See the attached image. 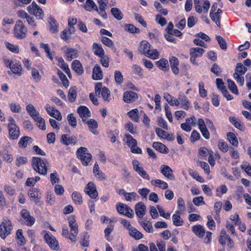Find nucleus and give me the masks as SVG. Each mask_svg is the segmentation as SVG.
Here are the masks:
<instances>
[{
    "label": "nucleus",
    "instance_id": "nucleus-1",
    "mask_svg": "<svg viewBox=\"0 0 251 251\" xmlns=\"http://www.w3.org/2000/svg\"><path fill=\"white\" fill-rule=\"evenodd\" d=\"M48 162L47 159L43 160L38 157H33L32 159V165L33 169L41 175L47 174V165Z\"/></svg>",
    "mask_w": 251,
    "mask_h": 251
},
{
    "label": "nucleus",
    "instance_id": "nucleus-2",
    "mask_svg": "<svg viewBox=\"0 0 251 251\" xmlns=\"http://www.w3.org/2000/svg\"><path fill=\"white\" fill-rule=\"evenodd\" d=\"M8 120L9 121L7 125L9 138L11 140H17L20 135V128L16 124L15 120L12 117L9 116Z\"/></svg>",
    "mask_w": 251,
    "mask_h": 251
},
{
    "label": "nucleus",
    "instance_id": "nucleus-3",
    "mask_svg": "<svg viewBox=\"0 0 251 251\" xmlns=\"http://www.w3.org/2000/svg\"><path fill=\"white\" fill-rule=\"evenodd\" d=\"M42 234L45 242L50 249L53 250H58L59 249V246L58 241L49 231H43Z\"/></svg>",
    "mask_w": 251,
    "mask_h": 251
},
{
    "label": "nucleus",
    "instance_id": "nucleus-4",
    "mask_svg": "<svg viewBox=\"0 0 251 251\" xmlns=\"http://www.w3.org/2000/svg\"><path fill=\"white\" fill-rule=\"evenodd\" d=\"M27 29L21 20L17 21L14 27V35L18 39L25 37Z\"/></svg>",
    "mask_w": 251,
    "mask_h": 251
},
{
    "label": "nucleus",
    "instance_id": "nucleus-5",
    "mask_svg": "<svg viewBox=\"0 0 251 251\" xmlns=\"http://www.w3.org/2000/svg\"><path fill=\"white\" fill-rule=\"evenodd\" d=\"M6 67H8L11 69L12 73L19 76L22 74V68L20 62L15 59L14 60H5L4 61Z\"/></svg>",
    "mask_w": 251,
    "mask_h": 251
},
{
    "label": "nucleus",
    "instance_id": "nucleus-6",
    "mask_svg": "<svg viewBox=\"0 0 251 251\" xmlns=\"http://www.w3.org/2000/svg\"><path fill=\"white\" fill-rule=\"evenodd\" d=\"M87 149L84 147H80L77 151L78 157L81 160L83 165L87 166L92 158V155L87 152Z\"/></svg>",
    "mask_w": 251,
    "mask_h": 251
},
{
    "label": "nucleus",
    "instance_id": "nucleus-7",
    "mask_svg": "<svg viewBox=\"0 0 251 251\" xmlns=\"http://www.w3.org/2000/svg\"><path fill=\"white\" fill-rule=\"evenodd\" d=\"M132 166L133 170L143 179L150 180L151 177L150 176L147 174L146 171L144 170L143 167L142 166L140 162L134 159L132 161Z\"/></svg>",
    "mask_w": 251,
    "mask_h": 251
},
{
    "label": "nucleus",
    "instance_id": "nucleus-8",
    "mask_svg": "<svg viewBox=\"0 0 251 251\" xmlns=\"http://www.w3.org/2000/svg\"><path fill=\"white\" fill-rule=\"evenodd\" d=\"M12 228V226L9 220H5L0 225V236L4 239L10 234Z\"/></svg>",
    "mask_w": 251,
    "mask_h": 251
},
{
    "label": "nucleus",
    "instance_id": "nucleus-9",
    "mask_svg": "<svg viewBox=\"0 0 251 251\" xmlns=\"http://www.w3.org/2000/svg\"><path fill=\"white\" fill-rule=\"evenodd\" d=\"M116 209L120 214L124 215L130 218L134 217V213L132 209L126 204L119 203L117 205Z\"/></svg>",
    "mask_w": 251,
    "mask_h": 251
},
{
    "label": "nucleus",
    "instance_id": "nucleus-10",
    "mask_svg": "<svg viewBox=\"0 0 251 251\" xmlns=\"http://www.w3.org/2000/svg\"><path fill=\"white\" fill-rule=\"evenodd\" d=\"M27 10L30 13L33 14L38 19H42L44 17V12L35 2H32L27 7Z\"/></svg>",
    "mask_w": 251,
    "mask_h": 251
},
{
    "label": "nucleus",
    "instance_id": "nucleus-11",
    "mask_svg": "<svg viewBox=\"0 0 251 251\" xmlns=\"http://www.w3.org/2000/svg\"><path fill=\"white\" fill-rule=\"evenodd\" d=\"M84 192L92 199H96L98 196L96 187L92 182H89L87 184L84 189Z\"/></svg>",
    "mask_w": 251,
    "mask_h": 251
},
{
    "label": "nucleus",
    "instance_id": "nucleus-12",
    "mask_svg": "<svg viewBox=\"0 0 251 251\" xmlns=\"http://www.w3.org/2000/svg\"><path fill=\"white\" fill-rule=\"evenodd\" d=\"M204 50L201 48H192L190 50V61L193 64H196V58L202 56Z\"/></svg>",
    "mask_w": 251,
    "mask_h": 251
},
{
    "label": "nucleus",
    "instance_id": "nucleus-13",
    "mask_svg": "<svg viewBox=\"0 0 251 251\" xmlns=\"http://www.w3.org/2000/svg\"><path fill=\"white\" fill-rule=\"evenodd\" d=\"M45 108L46 109L48 114L51 117L54 118L58 121L62 120V116L60 112L54 107L50 106L49 104H47L45 105Z\"/></svg>",
    "mask_w": 251,
    "mask_h": 251
},
{
    "label": "nucleus",
    "instance_id": "nucleus-14",
    "mask_svg": "<svg viewBox=\"0 0 251 251\" xmlns=\"http://www.w3.org/2000/svg\"><path fill=\"white\" fill-rule=\"evenodd\" d=\"M21 215L25 221L26 225L28 226L33 225L35 222V219L31 216L26 209H23L21 211Z\"/></svg>",
    "mask_w": 251,
    "mask_h": 251
},
{
    "label": "nucleus",
    "instance_id": "nucleus-15",
    "mask_svg": "<svg viewBox=\"0 0 251 251\" xmlns=\"http://www.w3.org/2000/svg\"><path fill=\"white\" fill-rule=\"evenodd\" d=\"M178 97L180 107L187 110H188L190 106V102L187 97L182 93H180Z\"/></svg>",
    "mask_w": 251,
    "mask_h": 251
},
{
    "label": "nucleus",
    "instance_id": "nucleus-16",
    "mask_svg": "<svg viewBox=\"0 0 251 251\" xmlns=\"http://www.w3.org/2000/svg\"><path fill=\"white\" fill-rule=\"evenodd\" d=\"M138 98V95L135 92L127 91L124 93L123 100L126 103H130L135 101Z\"/></svg>",
    "mask_w": 251,
    "mask_h": 251
},
{
    "label": "nucleus",
    "instance_id": "nucleus-17",
    "mask_svg": "<svg viewBox=\"0 0 251 251\" xmlns=\"http://www.w3.org/2000/svg\"><path fill=\"white\" fill-rule=\"evenodd\" d=\"M135 211L137 216L139 218H142L145 215L146 206L144 203L139 202L135 205Z\"/></svg>",
    "mask_w": 251,
    "mask_h": 251
},
{
    "label": "nucleus",
    "instance_id": "nucleus-18",
    "mask_svg": "<svg viewBox=\"0 0 251 251\" xmlns=\"http://www.w3.org/2000/svg\"><path fill=\"white\" fill-rule=\"evenodd\" d=\"M160 172L163 175L167 178L171 180L175 179V176L173 174V170L169 166L165 165H161L160 167Z\"/></svg>",
    "mask_w": 251,
    "mask_h": 251
},
{
    "label": "nucleus",
    "instance_id": "nucleus-19",
    "mask_svg": "<svg viewBox=\"0 0 251 251\" xmlns=\"http://www.w3.org/2000/svg\"><path fill=\"white\" fill-rule=\"evenodd\" d=\"M77 112L83 122H85L86 119L91 116L89 109L85 106H79L77 109Z\"/></svg>",
    "mask_w": 251,
    "mask_h": 251
},
{
    "label": "nucleus",
    "instance_id": "nucleus-20",
    "mask_svg": "<svg viewBox=\"0 0 251 251\" xmlns=\"http://www.w3.org/2000/svg\"><path fill=\"white\" fill-rule=\"evenodd\" d=\"M202 3H203V5H202L203 9L201 7V6L200 4L196 5L195 6V9H196V11L197 12H198L199 13H201L202 12L204 13H207V12L209 10V8L210 7V3L209 1L208 0H203Z\"/></svg>",
    "mask_w": 251,
    "mask_h": 251
},
{
    "label": "nucleus",
    "instance_id": "nucleus-21",
    "mask_svg": "<svg viewBox=\"0 0 251 251\" xmlns=\"http://www.w3.org/2000/svg\"><path fill=\"white\" fill-rule=\"evenodd\" d=\"M66 59L69 61H71L73 59L77 57L78 53L76 50L73 48H67L65 51Z\"/></svg>",
    "mask_w": 251,
    "mask_h": 251
},
{
    "label": "nucleus",
    "instance_id": "nucleus-22",
    "mask_svg": "<svg viewBox=\"0 0 251 251\" xmlns=\"http://www.w3.org/2000/svg\"><path fill=\"white\" fill-rule=\"evenodd\" d=\"M71 228V235L69 237V239L72 242L76 241V236L78 233V225L77 224L69 225Z\"/></svg>",
    "mask_w": 251,
    "mask_h": 251
},
{
    "label": "nucleus",
    "instance_id": "nucleus-23",
    "mask_svg": "<svg viewBox=\"0 0 251 251\" xmlns=\"http://www.w3.org/2000/svg\"><path fill=\"white\" fill-rule=\"evenodd\" d=\"M71 228V235L69 237V239L72 242L76 241V236L78 233V225L77 224L69 225Z\"/></svg>",
    "mask_w": 251,
    "mask_h": 251
},
{
    "label": "nucleus",
    "instance_id": "nucleus-24",
    "mask_svg": "<svg viewBox=\"0 0 251 251\" xmlns=\"http://www.w3.org/2000/svg\"><path fill=\"white\" fill-rule=\"evenodd\" d=\"M103 74L101 69L98 65H96L93 70L92 77L94 80H100L102 78Z\"/></svg>",
    "mask_w": 251,
    "mask_h": 251
},
{
    "label": "nucleus",
    "instance_id": "nucleus-25",
    "mask_svg": "<svg viewBox=\"0 0 251 251\" xmlns=\"http://www.w3.org/2000/svg\"><path fill=\"white\" fill-rule=\"evenodd\" d=\"M58 62V66L61 68L69 77H71V72L68 65L64 62V60L62 57L57 58Z\"/></svg>",
    "mask_w": 251,
    "mask_h": 251
},
{
    "label": "nucleus",
    "instance_id": "nucleus-26",
    "mask_svg": "<svg viewBox=\"0 0 251 251\" xmlns=\"http://www.w3.org/2000/svg\"><path fill=\"white\" fill-rule=\"evenodd\" d=\"M141 226L148 233H152L153 232V228L152 223L148 220H143L139 222Z\"/></svg>",
    "mask_w": 251,
    "mask_h": 251
},
{
    "label": "nucleus",
    "instance_id": "nucleus-27",
    "mask_svg": "<svg viewBox=\"0 0 251 251\" xmlns=\"http://www.w3.org/2000/svg\"><path fill=\"white\" fill-rule=\"evenodd\" d=\"M72 69L78 75H81L83 73V69L82 64L77 60L73 61L72 64Z\"/></svg>",
    "mask_w": 251,
    "mask_h": 251
},
{
    "label": "nucleus",
    "instance_id": "nucleus-28",
    "mask_svg": "<svg viewBox=\"0 0 251 251\" xmlns=\"http://www.w3.org/2000/svg\"><path fill=\"white\" fill-rule=\"evenodd\" d=\"M150 249V251H165V244L163 242H158L156 247L154 243H151Z\"/></svg>",
    "mask_w": 251,
    "mask_h": 251
},
{
    "label": "nucleus",
    "instance_id": "nucleus-29",
    "mask_svg": "<svg viewBox=\"0 0 251 251\" xmlns=\"http://www.w3.org/2000/svg\"><path fill=\"white\" fill-rule=\"evenodd\" d=\"M157 67L163 71H167L169 70V64L168 60L165 58H161L158 61L156 62Z\"/></svg>",
    "mask_w": 251,
    "mask_h": 251
},
{
    "label": "nucleus",
    "instance_id": "nucleus-30",
    "mask_svg": "<svg viewBox=\"0 0 251 251\" xmlns=\"http://www.w3.org/2000/svg\"><path fill=\"white\" fill-rule=\"evenodd\" d=\"M192 230L194 233L200 238L203 237L205 233L204 227L201 225H197L192 227Z\"/></svg>",
    "mask_w": 251,
    "mask_h": 251
},
{
    "label": "nucleus",
    "instance_id": "nucleus-31",
    "mask_svg": "<svg viewBox=\"0 0 251 251\" xmlns=\"http://www.w3.org/2000/svg\"><path fill=\"white\" fill-rule=\"evenodd\" d=\"M93 50L94 54L99 56H102L104 54V51L100 44L94 43L93 44Z\"/></svg>",
    "mask_w": 251,
    "mask_h": 251
},
{
    "label": "nucleus",
    "instance_id": "nucleus-32",
    "mask_svg": "<svg viewBox=\"0 0 251 251\" xmlns=\"http://www.w3.org/2000/svg\"><path fill=\"white\" fill-rule=\"evenodd\" d=\"M32 139L28 136H24L22 137L18 143L19 147L20 148H25L28 144L32 143Z\"/></svg>",
    "mask_w": 251,
    "mask_h": 251
},
{
    "label": "nucleus",
    "instance_id": "nucleus-33",
    "mask_svg": "<svg viewBox=\"0 0 251 251\" xmlns=\"http://www.w3.org/2000/svg\"><path fill=\"white\" fill-rule=\"evenodd\" d=\"M26 110L33 119L40 115L39 112L36 110L34 106L31 104H29L26 106Z\"/></svg>",
    "mask_w": 251,
    "mask_h": 251
},
{
    "label": "nucleus",
    "instance_id": "nucleus-34",
    "mask_svg": "<svg viewBox=\"0 0 251 251\" xmlns=\"http://www.w3.org/2000/svg\"><path fill=\"white\" fill-rule=\"evenodd\" d=\"M150 48V44L146 41H143L140 43L139 51L146 56V54L149 52Z\"/></svg>",
    "mask_w": 251,
    "mask_h": 251
},
{
    "label": "nucleus",
    "instance_id": "nucleus-35",
    "mask_svg": "<svg viewBox=\"0 0 251 251\" xmlns=\"http://www.w3.org/2000/svg\"><path fill=\"white\" fill-rule=\"evenodd\" d=\"M9 107L10 111L13 113H21L22 108L17 102L12 101L9 103Z\"/></svg>",
    "mask_w": 251,
    "mask_h": 251
},
{
    "label": "nucleus",
    "instance_id": "nucleus-36",
    "mask_svg": "<svg viewBox=\"0 0 251 251\" xmlns=\"http://www.w3.org/2000/svg\"><path fill=\"white\" fill-rule=\"evenodd\" d=\"M152 147L155 150L163 153H167L169 151V150L166 146L160 142H154Z\"/></svg>",
    "mask_w": 251,
    "mask_h": 251
},
{
    "label": "nucleus",
    "instance_id": "nucleus-37",
    "mask_svg": "<svg viewBox=\"0 0 251 251\" xmlns=\"http://www.w3.org/2000/svg\"><path fill=\"white\" fill-rule=\"evenodd\" d=\"M151 183L152 185L162 189H166L168 187L167 183L160 179H153L151 181Z\"/></svg>",
    "mask_w": 251,
    "mask_h": 251
},
{
    "label": "nucleus",
    "instance_id": "nucleus-38",
    "mask_svg": "<svg viewBox=\"0 0 251 251\" xmlns=\"http://www.w3.org/2000/svg\"><path fill=\"white\" fill-rule=\"evenodd\" d=\"M14 23V21L13 19L9 18L7 17H4L3 19L2 22V26L3 29L6 31V33H10V29L8 28V25H13Z\"/></svg>",
    "mask_w": 251,
    "mask_h": 251
},
{
    "label": "nucleus",
    "instance_id": "nucleus-39",
    "mask_svg": "<svg viewBox=\"0 0 251 251\" xmlns=\"http://www.w3.org/2000/svg\"><path fill=\"white\" fill-rule=\"evenodd\" d=\"M72 199L75 204L77 205H81L83 202V199L81 194L75 191L72 194Z\"/></svg>",
    "mask_w": 251,
    "mask_h": 251
},
{
    "label": "nucleus",
    "instance_id": "nucleus-40",
    "mask_svg": "<svg viewBox=\"0 0 251 251\" xmlns=\"http://www.w3.org/2000/svg\"><path fill=\"white\" fill-rule=\"evenodd\" d=\"M182 213H177V211H176L175 213L173 214L172 216V219L173 223L176 226H178L183 225V221L181 218L180 216V215Z\"/></svg>",
    "mask_w": 251,
    "mask_h": 251
},
{
    "label": "nucleus",
    "instance_id": "nucleus-41",
    "mask_svg": "<svg viewBox=\"0 0 251 251\" xmlns=\"http://www.w3.org/2000/svg\"><path fill=\"white\" fill-rule=\"evenodd\" d=\"M129 235L135 240H140L143 237V234L133 226L128 231Z\"/></svg>",
    "mask_w": 251,
    "mask_h": 251
},
{
    "label": "nucleus",
    "instance_id": "nucleus-42",
    "mask_svg": "<svg viewBox=\"0 0 251 251\" xmlns=\"http://www.w3.org/2000/svg\"><path fill=\"white\" fill-rule=\"evenodd\" d=\"M93 173L96 177L100 179L104 180L105 178L104 174L99 169V165L97 162L94 165Z\"/></svg>",
    "mask_w": 251,
    "mask_h": 251
},
{
    "label": "nucleus",
    "instance_id": "nucleus-43",
    "mask_svg": "<svg viewBox=\"0 0 251 251\" xmlns=\"http://www.w3.org/2000/svg\"><path fill=\"white\" fill-rule=\"evenodd\" d=\"M124 142L129 148L134 145L135 144H137L136 140L133 138L131 135L128 134L125 135L124 139Z\"/></svg>",
    "mask_w": 251,
    "mask_h": 251
},
{
    "label": "nucleus",
    "instance_id": "nucleus-44",
    "mask_svg": "<svg viewBox=\"0 0 251 251\" xmlns=\"http://www.w3.org/2000/svg\"><path fill=\"white\" fill-rule=\"evenodd\" d=\"M84 8L88 11H91L92 10L98 11L97 6L93 0H86Z\"/></svg>",
    "mask_w": 251,
    "mask_h": 251
},
{
    "label": "nucleus",
    "instance_id": "nucleus-45",
    "mask_svg": "<svg viewBox=\"0 0 251 251\" xmlns=\"http://www.w3.org/2000/svg\"><path fill=\"white\" fill-rule=\"evenodd\" d=\"M50 28V30L52 33H57L58 31V25L56 24V21L53 18H50L49 21Z\"/></svg>",
    "mask_w": 251,
    "mask_h": 251
},
{
    "label": "nucleus",
    "instance_id": "nucleus-46",
    "mask_svg": "<svg viewBox=\"0 0 251 251\" xmlns=\"http://www.w3.org/2000/svg\"><path fill=\"white\" fill-rule=\"evenodd\" d=\"M227 139L232 145L235 147H238V141L236 135L233 133H228L227 134Z\"/></svg>",
    "mask_w": 251,
    "mask_h": 251
},
{
    "label": "nucleus",
    "instance_id": "nucleus-47",
    "mask_svg": "<svg viewBox=\"0 0 251 251\" xmlns=\"http://www.w3.org/2000/svg\"><path fill=\"white\" fill-rule=\"evenodd\" d=\"M87 124L90 129V131L94 134H97L98 132L96 129L98 127L97 122L93 119H90L87 122Z\"/></svg>",
    "mask_w": 251,
    "mask_h": 251
},
{
    "label": "nucleus",
    "instance_id": "nucleus-48",
    "mask_svg": "<svg viewBox=\"0 0 251 251\" xmlns=\"http://www.w3.org/2000/svg\"><path fill=\"white\" fill-rule=\"evenodd\" d=\"M101 96L105 101H109L111 99L110 92L108 88L104 87L100 92Z\"/></svg>",
    "mask_w": 251,
    "mask_h": 251
},
{
    "label": "nucleus",
    "instance_id": "nucleus-49",
    "mask_svg": "<svg viewBox=\"0 0 251 251\" xmlns=\"http://www.w3.org/2000/svg\"><path fill=\"white\" fill-rule=\"evenodd\" d=\"M16 238L18 240V244L19 246H24L25 243V240L23 235L22 229H18L16 232Z\"/></svg>",
    "mask_w": 251,
    "mask_h": 251
},
{
    "label": "nucleus",
    "instance_id": "nucleus-50",
    "mask_svg": "<svg viewBox=\"0 0 251 251\" xmlns=\"http://www.w3.org/2000/svg\"><path fill=\"white\" fill-rule=\"evenodd\" d=\"M132 73L137 75L139 77L141 78L143 76V69L141 66L134 64L132 66Z\"/></svg>",
    "mask_w": 251,
    "mask_h": 251
},
{
    "label": "nucleus",
    "instance_id": "nucleus-51",
    "mask_svg": "<svg viewBox=\"0 0 251 251\" xmlns=\"http://www.w3.org/2000/svg\"><path fill=\"white\" fill-rule=\"evenodd\" d=\"M247 71V68L244 66L242 63H237L234 73H237V75H244Z\"/></svg>",
    "mask_w": 251,
    "mask_h": 251
},
{
    "label": "nucleus",
    "instance_id": "nucleus-52",
    "mask_svg": "<svg viewBox=\"0 0 251 251\" xmlns=\"http://www.w3.org/2000/svg\"><path fill=\"white\" fill-rule=\"evenodd\" d=\"M31 70L32 79L35 82H39L41 79V76L40 75L39 71L35 68H32Z\"/></svg>",
    "mask_w": 251,
    "mask_h": 251
},
{
    "label": "nucleus",
    "instance_id": "nucleus-53",
    "mask_svg": "<svg viewBox=\"0 0 251 251\" xmlns=\"http://www.w3.org/2000/svg\"><path fill=\"white\" fill-rule=\"evenodd\" d=\"M4 45L6 48L13 53H18L19 52V46L18 45L11 44L6 41L4 42Z\"/></svg>",
    "mask_w": 251,
    "mask_h": 251
},
{
    "label": "nucleus",
    "instance_id": "nucleus-54",
    "mask_svg": "<svg viewBox=\"0 0 251 251\" xmlns=\"http://www.w3.org/2000/svg\"><path fill=\"white\" fill-rule=\"evenodd\" d=\"M124 197L125 200L128 201H136L138 200V199L139 198V196H138L137 194L135 192H126V193L125 194V196Z\"/></svg>",
    "mask_w": 251,
    "mask_h": 251
},
{
    "label": "nucleus",
    "instance_id": "nucleus-55",
    "mask_svg": "<svg viewBox=\"0 0 251 251\" xmlns=\"http://www.w3.org/2000/svg\"><path fill=\"white\" fill-rule=\"evenodd\" d=\"M148 52H149L146 54V56L151 59H156L159 56L160 53L156 49L151 50L150 48Z\"/></svg>",
    "mask_w": 251,
    "mask_h": 251
},
{
    "label": "nucleus",
    "instance_id": "nucleus-56",
    "mask_svg": "<svg viewBox=\"0 0 251 251\" xmlns=\"http://www.w3.org/2000/svg\"><path fill=\"white\" fill-rule=\"evenodd\" d=\"M76 88L75 87H71L69 90L68 99L70 101L74 102L76 97Z\"/></svg>",
    "mask_w": 251,
    "mask_h": 251
},
{
    "label": "nucleus",
    "instance_id": "nucleus-57",
    "mask_svg": "<svg viewBox=\"0 0 251 251\" xmlns=\"http://www.w3.org/2000/svg\"><path fill=\"white\" fill-rule=\"evenodd\" d=\"M228 83V87L229 89L234 94L238 95L239 94L237 87L233 81L231 79H228L227 80Z\"/></svg>",
    "mask_w": 251,
    "mask_h": 251
},
{
    "label": "nucleus",
    "instance_id": "nucleus-58",
    "mask_svg": "<svg viewBox=\"0 0 251 251\" xmlns=\"http://www.w3.org/2000/svg\"><path fill=\"white\" fill-rule=\"evenodd\" d=\"M111 12L115 18L118 20L122 19L123 15L120 10L117 8L114 7L111 8Z\"/></svg>",
    "mask_w": 251,
    "mask_h": 251
},
{
    "label": "nucleus",
    "instance_id": "nucleus-59",
    "mask_svg": "<svg viewBox=\"0 0 251 251\" xmlns=\"http://www.w3.org/2000/svg\"><path fill=\"white\" fill-rule=\"evenodd\" d=\"M209 16L211 19L217 25L218 27H220V20H221V16L219 14L216 13V12L214 13H210Z\"/></svg>",
    "mask_w": 251,
    "mask_h": 251
},
{
    "label": "nucleus",
    "instance_id": "nucleus-60",
    "mask_svg": "<svg viewBox=\"0 0 251 251\" xmlns=\"http://www.w3.org/2000/svg\"><path fill=\"white\" fill-rule=\"evenodd\" d=\"M177 213H184L186 210L185 203L182 198H179L177 200Z\"/></svg>",
    "mask_w": 251,
    "mask_h": 251
},
{
    "label": "nucleus",
    "instance_id": "nucleus-61",
    "mask_svg": "<svg viewBox=\"0 0 251 251\" xmlns=\"http://www.w3.org/2000/svg\"><path fill=\"white\" fill-rule=\"evenodd\" d=\"M36 123L38 127L42 130L46 129L45 121L43 118L39 116L33 119Z\"/></svg>",
    "mask_w": 251,
    "mask_h": 251
},
{
    "label": "nucleus",
    "instance_id": "nucleus-62",
    "mask_svg": "<svg viewBox=\"0 0 251 251\" xmlns=\"http://www.w3.org/2000/svg\"><path fill=\"white\" fill-rule=\"evenodd\" d=\"M227 191V188L225 185H222L218 187L216 191V195L217 197H221L222 195L226 193Z\"/></svg>",
    "mask_w": 251,
    "mask_h": 251
},
{
    "label": "nucleus",
    "instance_id": "nucleus-63",
    "mask_svg": "<svg viewBox=\"0 0 251 251\" xmlns=\"http://www.w3.org/2000/svg\"><path fill=\"white\" fill-rule=\"evenodd\" d=\"M219 150L223 152H226L228 150V146L227 144L223 140H219L218 145Z\"/></svg>",
    "mask_w": 251,
    "mask_h": 251
},
{
    "label": "nucleus",
    "instance_id": "nucleus-64",
    "mask_svg": "<svg viewBox=\"0 0 251 251\" xmlns=\"http://www.w3.org/2000/svg\"><path fill=\"white\" fill-rule=\"evenodd\" d=\"M189 174L193 178L196 179L198 181L201 183L204 182V179L199 175L197 172L191 170L189 172Z\"/></svg>",
    "mask_w": 251,
    "mask_h": 251
}]
</instances>
